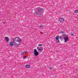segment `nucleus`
<instances>
[{
  "mask_svg": "<svg viewBox=\"0 0 78 78\" xmlns=\"http://www.w3.org/2000/svg\"><path fill=\"white\" fill-rule=\"evenodd\" d=\"M30 65H26V67L27 69H29V68H30Z\"/></svg>",
  "mask_w": 78,
  "mask_h": 78,
  "instance_id": "8",
  "label": "nucleus"
},
{
  "mask_svg": "<svg viewBox=\"0 0 78 78\" xmlns=\"http://www.w3.org/2000/svg\"><path fill=\"white\" fill-rule=\"evenodd\" d=\"M56 42L57 43H59V39L56 40Z\"/></svg>",
  "mask_w": 78,
  "mask_h": 78,
  "instance_id": "11",
  "label": "nucleus"
},
{
  "mask_svg": "<svg viewBox=\"0 0 78 78\" xmlns=\"http://www.w3.org/2000/svg\"><path fill=\"white\" fill-rule=\"evenodd\" d=\"M50 70H51V69H52V67H50L49 68Z\"/></svg>",
  "mask_w": 78,
  "mask_h": 78,
  "instance_id": "18",
  "label": "nucleus"
},
{
  "mask_svg": "<svg viewBox=\"0 0 78 78\" xmlns=\"http://www.w3.org/2000/svg\"><path fill=\"white\" fill-rule=\"evenodd\" d=\"M37 48L39 52H41L43 50V48L42 47H37Z\"/></svg>",
  "mask_w": 78,
  "mask_h": 78,
  "instance_id": "3",
  "label": "nucleus"
},
{
  "mask_svg": "<svg viewBox=\"0 0 78 78\" xmlns=\"http://www.w3.org/2000/svg\"><path fill=\"white\" fill-rule=\"evenodd\" d=\"M22 54L23 55H25V52H23V53H22Z\"/></svg>",
  "mask_w": 78,
  "mask_h": 78,
  "instance_id": "16",
  "label": "nucleus"
},
{
  "mask_svg": "<svg viewBox=\"0 0 78 78\" xmlns=\"http://www.w3.org/2000/svg\"><path fill=\"white\" fill-rule=\"evenodd\" d=\"M34 54L35 56H38V55H39V52H36L34 53Z\"/></svg>",
  "mask_w": 78,
  "mask_h": 78,
  "instance_id": "6",
  "label": "nucleus"
},
{
  "mask_svg": "<svg viewBox=\"0 0 78 78\" xmlns=\"http://www.w3.org/2000/svg\"><path fill=\"white\" fill-rule=\"evenodd\" d=\"M23 58L24 59H25L26 58V57L25 56H23Z\"/></svg>",
  "mask_w": 78,
  "mask_h": 78,
  "instance_id": "19",
  "label": "nucleus"
},
{
  "mask_svg": "<svg viewBox=\"0 0 78 78\" xmlns=\"http://www.w3.org/2000/svg\"><path fill=\"white\" fill-rule=\"evenodd\" d=\"M64 42H67L69 41V38L67 36H65L64 37Z\"/></svg>",
  "mask_w": 78,
  "mask_h": 78,
  "instance_id": "4",
  "label": "nucleus"
},
{
  "mask_svg": "<svg viewBox=\"0 0 78 78\" xmlns=\"http://www.w3.org/2000/svg\"><path fill=\"white\" fill-rule=\"evenodd\" d=\"M42 11H43V9L41 7L37 8L35 9V12H34V14L36 16L37 14H41L42 13Z\"/></svg>",
  "mask_w": 78,
  "mask_h": 78,
  "instance_id": "2",
  "label": "nucleus"
},
{
  "mask_svg": "<svg viewBox=\"0 0 78 78\" xmlns=\"http://www.w3.org/2000/svg\"><path fill=\"white\" fill-rule=\"evenodd\" d=\"M21 41L22 39L18 37H16L14 38L13 41L10 42L9 43V45L11 47L12 46H13L14 44V46L16 47V46H17V45H20Z\"/></svg>",
  "mask_w": 78,
  "mask_h": 78,
  "instance_id": "1",
  "label": "nucleus"
},
{
  "mask_svg": "<svg viewBox=\"0 0 78 78\" xmlns=\"http://www.w3.org/2000/svg\"><path fill=\"white\" fill-rule=\"evenodd\" d=\"M5 40L6 42H8L9 41V38L8 37H5Z\"/></svg>",
  "mask_w": 78,
  "mask_h": 78,
  "instance_id": "7",
  "label": "nucleus"
},
{
  "mask_svg": "<svg viewBox=\"0 0 78 78\" xmlns=\"http://www.w3.org/2000/svg\"><path fill=\"white\" fill-rule=\"evenodd\" d=\"M59 22H60V23H62L64 21V19H63V18H60L58 20Z\"/></svg>",
  "mask_w": 78,
  "mask_h": 78,
  "instance_id": "5",
  "label": "nucleus"
},
{
  "mask_svg": "<svg viewBox=\"0 0 78 78\" xmlns=\"http://www.w3.org/2000/svg\"><path fill=\"white\" fill-rule=\"evenodd\" d=\"M34 53H36V52H37V50H36V49H35L34 50Z\"/></svg>",
  "mask_w": 78,
  "mask_h": 78,
  "instance_id": "13",
  "label": "nucleus"
},
{
  "mask_svg": "<svg viewBox=\"0 0 78 78\" xmlns=\"http://www.w3.org/2000/svg\"><path fill=\"white\" fill-rule=\"evenodd\" d=\"M71 35H72V36H73V35H74V34H71Z\"/></svg>",
  "mask_w": 78,
  "mask_h": 78,
  "instance_id": "20",
  "label": "nucleus"
},
{
  "mask_svg": "<svg viewBox=\"0 0 78 78\" xmlns=\"http://www.w3.org/2000/svg\"><path fill=\"white\" fill-rule=\"evenodd\" d=\"M38 46L41 47V46H42V44H38Z\"/></svg>",
  "mask_w": 78,
  "mask_h": 78,
  "instance_id": "14",
  "label": "nucleus"
},
{
  "mask_svg": "<svg viewBox=\"0 0 78 78\" xmlns=\"http://www.w3.org/2000/svg\"><path fill=\"white\" fill-rule=\"evenodd\" d=\"M78 10H76L74 11V12H75V13H78Z\"/></svg>",
  "mask_w": 78,
  "mask_h": 78,
  "instance_id": "12",
  "label": "nucleus"
},
{
  "mask_svg": "<svg viewBox=\"0 0 78 78\" xmlns=\"http://www.w3.org/2000/svg\"><path fill=\"white\" fill-rule=\"evenodd\" d=\"M61 33H62V34H64V33L63 32V31H61Z\"/></svg>",
  "mask_w": 78,
  "mask_h": 78,
  "instance_id": "17",
  "label": "nucleus"
},
{
  "mask_svg": "<svg viewBox=\"0 0 78 78\" xmlns=\"http://www.w3.org/2000/svg\"><path fill=\"white\" fill-rule=\"evenodd\" d=\"M59 39V36H56L55 37V40H58Z\"/></svg>",
  "mask_w": 78,
  "mask_h": 78,
  "instance_id": "9",
  "label": "nucleus"
},
{
  "mask_svg": "<svg viewBox=\"0 0 78 78\" xmlns=\"http://www.w3.org/2000/svg\"><path fill=\"white\" fill-rule=\"evenodd\" d=\"M0 8H1V7H0Z\"/></svg>",
  "mask_w": 78,
  "mask_h": 78,
  "instance_id": "21",
  "label": "nucleus"
},
{
  "mask_svg": "<svg viewBox=\"0 0 78 78\" xmlns=\"http://www.w3.org/2000/svg\"><path fill=\"white\" fill-rule=\"evenodd\" d=\"M39 27L40 28H42V27H43V26H41Z\"/></svg>",
  "mask_w": 78,
  "mask_h": 78,
  "instance_id": "15",
  "label": "nucleus"
},
{
  "mask_svg": "<svg viewBox=\"0 0 78 78\" xmlns=\"http://www.w3.org/2000/svg\"><path fill=\"white\" fill-rule=\"evenodd\" d=\"M59 39L61 41H62V37L61 36H60Z\"/></svg>",
  "mask_w": 78,
  "mask_h": 78,
  "instance_id": "10",
  "label": "nucleus"
}]
</instances>
